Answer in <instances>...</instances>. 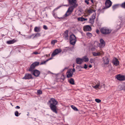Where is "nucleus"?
<instances>
[{
    "label": "nucleus",
    "instance_id": "09e8293b",
    "mask_svg": "<svg viewBox=\"0 0 125 125\" xmlns=\"http://www.w3.org/2000/svg\"><path fill=\"white\" fill-rule=\"evenodd\" d=\"M96 33H98V34L99 33V31L98 30H96Z\"/></svg>",
    "mask_w": 125,
    "mask_h": 125
},
{
    "label": "nucleus",
    "instance_id": "864d4df0",
    "mask_svg": "<svg viewBox=\"0 0 125 125\" xmlns=\"http://www.w3.org/2000/svg\"><path fill=\"white\" fill-rule=\"evenodd\" d=\"M73 67H74V64L73 65Z\"/></svg>",
    "mask_w": 125,
    "mask_h": 125
},
{
    "label": "nucleus",
    "instance_id": "6e6552de",
    "mask_svg": "<svg viewBox=\"0 0 125 125\" xmlns=\"http://www.w3.org/2000/svg\"><path fill=\"white\" fill-rule=\"evenodd\" d=\"M96 13L94 12L89 19V22L92 24H93L94 22V20L95 18Z\"/></svg>",
    "mask_w": 125,
    "mask_h": 125
},
{
    "label": "nucleus",
    "instance_id": "f704fd0d",
    "mask_svg": "<svg viewBox=\"0 0 125 125\" xmlns=\"http://www.w3.org/2000/svg\"><path fill=\"white\" fill-rule=\"evenodd\" d=\"M95 101L96 102L98 103H99L101 102V100L100 99H95Z\"/></svg>",
    "mask_w": 125,
    "mask_h": 125
},
{
    "label": "nucleus",
    "instance_id": "4c0bfd02",
    "mask_svg": "<svg viewBox=\"0 0 125 125\" xmlns=\"http://www.w3.org/2000/svg\"><path fill=\"white\" fill-rule=\"evenodd\" d=\"M122 7L125 8V2L122 4Z\"/></svg>",
    "mask_w": 125,
    "mask_h": 125
},
{
    "label": "nucleus",
    "instance_id": "a211bd4d",
    "mask_svg": "<svg viewBox=\"0 0 125 125\" xmlns=\"http://www.w3.org/2000/svg\"><path fill=\"white\" fill-rule=\"evenodd\" d=\"M33 74L35 76H38L40 74V72L37 70H35L33 71Z\"/></svg>",
    "mask_w": 125,
    "mask_h": 125
},
{
    "label": "nucleus",
    "instance_id": "ddd939ff",
    "mask_svg": "<svg viewBox=\"0 0 125 125\" xmlns=\"http://www.w3.org/2000/svg\"><path fill=\"white\" fill-rule=\"evenodd\" d=\"M100 43L99 44V46L100 47L103 48L105 45V42L104 40L102 39L100 40Z\"/></svg>",
    "mask_w": 125,
    "mask_h": 125
},
{
    "label": "nucleus",
    "instance_id": "2eb2a0df",
    "mask_svg": "<svg viewBox=\"0 0 125 125\" xmlns=\"http://www.w3.org/2000/svg\"><path fill=\"white\" fill-rule=\"evenodd\" d=\"M76 62L78 64H81L83 62V59L82 58H77L76 60Z\"/></svg>",
    "mask_w": 125,
    "mask_h": 125
},
{
    "label": "nucleus",
    "instance_id": "de8ad7c7",
    "mask_svg": "<svg viewBox=\"0 0 125 125\" xmlns=\"http://www.w3.org/2000/svg\"><path fill=\"white\" fill-rule=\"evenodd\" d=\"M16 108H17L18 109H20V107L18 106H17Z\"/></svg>",
    "mask_w": 125,
    "mask_h": 125
},
{
    "label": "nucleus",
    "instance_id": "aec40b11",
    "mask_svg": "<svg viewBox=\"0 0 125 125\" xmlns=\"http://www.w3.org/2000/svg\"><path fill=\"white\" fill-rule=\"evenodd\" d=\"M118 88L120 90H125V83L122 85L119 86Z\"/></svg>",
    "mask_w": 125,
    "mask_h": 125
},
{
    "label": "nucleus",
    "instance_id": "c9c22d12",
    "mask_svg": "<svg viewBox=\"0 0 125 125\" xmlns=\"http://www.w3.org/2000/svg\"><path fill=\"white\" fill-rule=\"evenodd\" d=\"M15 115L16 116H19V113L17 111H16L15 112Z\"/></svg>",
    "mask_w": 125,
    "mask_h": 125
},
{
    "label": "nucleus",
    "instance_id": "5fc2aeb1",
    "mask_svg": "<svg viewBox=\"0 0 125 125\" xmlns=\"http://www.w3.org/2000/svg\"><path fill=\"white\" fill-rule=\"evenodd\" d=\"M50 56V54H49V56Z\"/></svg>",
    "mask_w": 125,
    "mask_h": 125
},
{
    "label": "nucleus",
    "instance_id": "c756f323",
    "mask_svg": "<svg viewBox=\"0 0 125 125\" xmlns=\"http://www.w3.org/2000/svg\"><path fill=\"white\" fill-rule=\"evenodd\" d=\"M71 107L74 110L76 111H78L77 109L75 106L73 105H72L71 106Z\"/></svg>",
    "mask_w": 125,
    "mask_h": 125
},
{
    "label": "nucleus",
    "instance_id": "7c9ffc66",
    "mask_svg": "<svg viewBox=\"0 0 125 125\" xmlns=\"http://www.w3.org/2000/svg\"><path fill=\"white\" fill-rule=\"evenodd\" d=\"M86 35L89 38L91 37L92 36V34L89 32L87 33Z\"/></svg>",
    "mask_w": 125,
    "mask_h": 125
},
{
    "label": "nucleus",
    "instance_id": "0eeeda50",
    "mask_svg": "<svg viewBox=\"0 0 125 125\" xmlns=\"http://www.w3.org/2000/svg\"><path fill=\"white\" fill-rule=\"evenodd\" d=\"M39 64V62H36L33 63L31 65L29 71H32L35 68V67Z\"/></svg>",
    "mask_w": 125,
    "mask_h": 125
},
{
    "label": "nucleus",
    "instance_id": "e433bc0d",
    "mask_svg": "<svg viewBox=\"0 0 125 125\" xmlns=\"http://www.w3.org/2000/svg\"><path fill=\"white\" fill-rule=\"evenodd\" d=\"M37 93L38 94H41L42 93V92L40 90H38L37 91Z\"/></svg>",
    "mask_w": 125,
    "mask_h": 125
},
{
    "label": "nucleus",
    "instance_id": "b1692460",
    "mask_svg": "<svg viewBox=\"0 0 125 125\" xmlns=\"http://www.w3.org/2000/svg\"><path fill=\"white\" fill-rule=\"evenodd\" d=\"M92 54L94 56H99L101 54V53L99 52H93Z\"/></svg>",
    "mask_w": 125,
    "mask_h": 125
},
{
    "label": "nucleus",
    "instance_id": "bb28decb",
    "mask_svg": "<svg viewBox=\"0 0 125 125\" xmlns=\"http://www.w3.org/2000/svg\"><path fill=\"white\" fill-rule=\"evenodd\" d=\"M41 36V34L40 33H37L35 34L33 38H37Z\"/></svg>",
    "mask_w": 125,
    "mask_h": 125
},
{
    "label": "nucleus",
    "instance_id": "f03ea898",
    "mask_svg": "<svg viewBox=\"0 0 125 125\" xmlns=\"http://www.w3.org/2000/svg\"><path fill=\"white\" fill-rule=\"evenodd\" d=\"M58 102L54 98H51L49 100L48 104H50V106L51 110L56 113H57L56 111L57 107L56 105L57 104Z\"/></svg>",
    "mask_w": 125,
    "mask_h": 125
},
{
    "label": "nucleus",
    "instance_id": "393cba45",
    "mask_svg": "<svg viewBox=\"0 0 125 125\" xmlns=\"http://www.w3.org/2000/svg\"><path fill=\"white\" fill-rule=\"evenodd\" d=\"M82 59H83V61H84L85 62H87L89 60V59L86 56H85L83 57Z\"/></svg>",
    "mask_w": 125,
    "mask_h": 125
},
{
    "label": "nucleus",
    "instance_id": "c85d7f7f",
    "mask_svg": "<svg viewBox=\"0 0 125 125\" xmlns=\"http://www.w3.org/2000/svg\"><path fill=\"white\" fill-rule=\"evenodd\" d=\"M99 85H100L99 83H98L96 85H95L94 86H93V87L95 89H97V88H98V87L99 86Z\"/></svg>",
    "mask_w": 125,
    "mask_h": 125
},
{
    "label": "nucleus",
    "instance_id": "9d476101",
    "mask_svg": "<svg viewBox=\"0 0 125 125\" xmlns=\"http://www.w3.org/2000/svg\"><path fill=\"white\" fill-rule=\"evenodd\" d=\"M92 8H91L87 10V12L88 14H90L93 12H95V9L96 8L95 6H94V7H92Z\"/></svg>",
    "mask_w": 125,
    "mask_h": 125
},
{
    "label": "nucleus",
    "instance_id": "4468645a",
    "mask_svg": "<svg viewBox=\"0 0 125 125\" xmlns=\"http://www.w3.org/2000/svg\"><path fill=\"white\" fill-rule=\"evenodd\" d=\"M32 78L31 75L27 73L26 74L24 77L22 78L23 79H29Z\"/></svg>",
    "mask_w": 125,
    "mask_h": 125
},
{
    "label": "nucleus",
    "instance_id": "603ef678",
    "mask_svg": "<svg viewBox=\"0 0 125 125\" xmlns=\"http://www.w3.org/2000/svg\"><path fill=\"white\" fill-rule=\"evenodd\" d=\"M45 55L47 57H48V55H47L46 54Z\"/></svg>",
    "mask_w": 125,
    "mask_h": 125
},
{
    "label": "nucleus",
    "instance_id": "c03bdc74",
    "mask_svg": "<svg viewBox=\"0 0 125 125\" xmlns=\"http://www.w3.org/2000/svg\"><path fill=\"white\" fill-rule=\"evenodd\" d=\"M71 69L72 70V72L73 73L75 71V69L74 68H73V69Z\"/></svg>",
    "mask_w": 125,
    "mask_h": 125
},
{
    "label": "nucleus",
    "instance_id": "20e7f679",
    "mask_svg": "<svg viewBox=\"0 0 125 125\" xmlns=\"http://www.w3.org/2000/svg\"><path fill=\"white\" fill-rule=\"evenodd\" d=\"M70 43L71 44L74 45L76 41L75 36L73 34L71 35L70 37Z\"/></svg>",
    "mask_w": 125,
    "mask_h": 125
},
{
    "label": "nucleus",
    "instance_id": "f3484780",
    "mask_svg": "<svg viewBox=\"0 0 125 125\" xmlns=\"http://www.w3.org/2000/svg\"><path fill=\"white\" fill-rule=\"evenodd\" d=\"M91 29V27L89 25H87L83 27V30L84 31H90Z\"/></svg>",
    "mask_w": 125,
    "mask_h": 125
},
{
    "label": "nucleus",
    "instance_id": "39448f33",
    "mask_svg": "<svg viewBox=\"0 0 125 125\" xmlns=\"http://www.w3.org/2000/svg\"><path fill=\"white\" fill-rule=\"evenodd\" d=\"M103 63L102 64L103 66H104L105 65L106 66L108 64L109 62V59L108 57L105 56L103 58Z\"/></svg>",
    "mask_w": 125,
    "mask_h": 125
},
{
    "label": "nucleus",
    "instance_id": "5701e85b",
    "mask_svg": "<svg viewBox=\"0 0 125 125\" xmlns=\"http://www.w3.org/2000/svg\"><path fill=\"white\" fill-rule=\"evenodd\" d=\"M77 20L79 21H85L87 20V19L86 18H83L79 17L77 18Z\"/></svg>",
    "mask_w": 125,
    "mask_h": 125
},
{
    "label": "nucleus",
    "instance_id": "3c124183",
    "mask_svg": "<svg viewBox=\"0 0 125 125\" xmlns=\"http://www.w3.org/2000/svg\"><path fill=\"white\" fill-rule=\"evenodd\" d=\"M64 6H68V5H64Z\"/></svg>",
    "mask_w": 125,
    "mask_h": 125
},
{
    "label": "nucleus",
    "instance_id": "f257e3e1",
    "mask_svg": "<svg viewBox=\"0 0 125 125\" xmlns=\"http://www.w3.org/2000/svg\"><path fill=\"white\" fill-rule=\"evenodd\" d=\"M68 1L71 7L68 8L65 15L63 16L62 17L60 18L57 17L55 14H54L53 13V16L55 18L59 19L64 18L71 14L73 12L74 9L77 6V4L76 3V0H68Z\"/></svg>",
    "mask_w": 125,
    "mask_h": 125
},
{
    "label": "nucleus",
    "instance_id": "79ce46f5",
    "mask_svg": "<svg viewBox=\"0 0 125 125\" xmlns=\"http://www.w3.org/2000/svg\"><path fill=\"white\" fill-rule=\"evenodd\" d=\"M33 35V34L31 35L28 36L27 37V38L28 39H30L31 38V37Z\"/></svg>",
    "mask_w": 125,
    "mask_h": 125
},
{
    "label": "nucleus",
    "instance_id": "4be33fe9",
    "mask_svg": "<svg viewBox=\"0 0 125 125\" xmlns=\"http://www.w3.org/2000/svg\"><path fill=\"white\" fill-rule=\"evenodd\" d=\"M41 29V28L40 27H36L34 28V31L36 32H39L40 31Z\"/></svg>",
    "mask_w": 125,
    "mask_h": 125
},
{
    "label": "nucleus",
    "instance_id": "a18cd8bd",
    "mask_svg": "<svg viewBox=\"0 0 125 125\" xmlns=\"http://www.w3.org/2000/svg\"><path fill=\"white\" fill-rule=\"evenodd\" d=\"M85 2L87 4H88L89 3V2H88V1L87 0H85Z\"/></svg>",
    "mask_w": 125,
    "mask_h": 125
},
{
    "label": "nucleus",
    "instance_id": "473e14b6",
    "mask_svg": "<svg viewBox=\"0 0 125 125\" xmlns=\"http://www.w3.org/2000/svg\"><path fill=\"white\" fill-rule=\"evenodd\" d=\"M47 62V60H46V61H42V62L41 63H40V65H41L42 64H45L46 62Z\"/></svg>",
    "mask_w": 125,
    "mask_h": 125
},
{
    "label": "nucleus",
    "instance_id": "423d86ee",
    "mask_svg": "<svg viewBox=\"0 0 125 125\" xmlns=\"http://www.w3.org/2000/svg\"><path fill=\"white\" fill-rule=\"evenodd\" d=\"M62 50L60 49H56L54 50L52 54V57H54L61 52Z\"/></svg>",
    "mask_w": 125,
    "mask_h": 125
},
{
    "label": "nucleus",
    "instance_id": "2f4dec72",
    "mask_svg": "<svg viewBox=\"0 0 125 125\" xmlns=\"http://www.w3.org/2000/svg\"><path fill=\"white\" fill-rule=\"evenodd\" d=\"M57 42V40H54L52 41L51 42V44H52L54 45L55 43Z\"/></svg>",
    "mask_w": 125,
    "mask_h": 125
},
{
    "label": "nucleus",
    "instance_id": "cd10ccee",
    "mask_svg": "<svg viewBox=\"0 0 125 125\" xmlns=\"http://www.w3.org/2000/svg\"><path fill=\"white\" fill-rule=\"evenodd\" d=\"M118 7V5H115L113 6L112 8L113 10H114L116 9Z\"/></svg>",
    "mask_w": 125,
    "mask_h": 125
},
{
    "label": "nucleus",
    "instance_id": "1a4fd4ad",
    "mask_svg": "<svg viewBox=\"0 0 125 125\" xmlns=\"http://www.w3.org/2000/svg\"><path fill=\"white\" fill-rule=\"evenodd\" d=\"M72 70L69 69L68 70L67 73V78H70L72 76L73 73L72 72Z\"/></svg>",
    "mask_w": 125,
    "mask_h": 125
},
{
    "label": "nucleus",
    "instance_id": "8fccbe9b",
    "mask_svg": "<svg viewBox=\"0 0 125 125\" xmlns=\"http://www.w3.org/2000/svg\"><path fill=\"white\" fill-rule=\"evenodd\" d=\"M89 68H91L92 67V66L91 65H89Z\"/></svg>",
    "mask_w": 125,
    "mask_h": 125
},
{
    "label": "nucleus",
    "instance_id": "412c9836",
    "mask_svg": "<svg viewBox=\"0 0 125 125\" xmlns=\"http://www.w3.org/2000/svg\"><path fill=\"white\" fill-rule=\"evenodd\" d=\"M113 63L115 66H117L119 64V61L116 58H114L113 60Z\"/></svg>",
    "mask_w": 125,
    "mask_h": 125
},
{
    "label": "nucleus",
    "instance_id": "dca6fc26",
    "mask_svg": "<svg viewBox=\"0 0 125 125\" xmlns=\"http://www.w3.org/2000/svg\"><path fill=\"white\" fill-rule=\"evenodd\" d=\"M68 31H66L63 34V38L65 40H68Z\"/></svg>",
    "mask_w": 125,
    "mask_h": 125
},
{
    "label": "nucleus",
    "instance_id": "f8f14e48",
    "mask_svg": "<svg viewBox=\"0 0 125 125\" xmlns=\"http://www.w3.org/2000/svg\"><path fill=\"white\" fill-rule=\"evenodd\" d=\"M116 77L117 79L120 81H123L125 79V76L124 75L120 74L117 75Z\"/></svg>",
    "mask_w": 125,
    "mask_h": 125
},
{
    "label": "nucleus",
    "instance_id": "6ab92c4d",
    "mask_svg": "<svg viewBox=\"0 0 125 125\" xmlns=\"http://www.w3.org/2000/svg\"><path fill=\"white\" fill-rule=\"evenodd\" d=\"M17 41L16 40H15V39H13L12 40L8 41L6 42V43L9 44H13L14 43L16 42Z\"/></svg>",
    "mask_w": 125,
    "mask_h": 125
},
{
    "label": "nucleus",
    "instance_id": "72a5a7b5",
    "mask_svg": "<svg viewBox=\"0 0 125 125\" xmlns=\"http://www.w3.org/2000/svg\"><path fill=\"white\" fill-rule=\"evenodd\" d=\"M95 61V60L93 58H91L90 60V62L91 63H94Z\"/></svg>",
    "mask_w": 125,
    "mask_h": 125
},
{
    "label": "nucleus",
    "instance_id": "9b49d317",
    "mask_svg": "<svg viewBox=\"0 0 125 125\" xmlns=\"http://www.w3.org/2000/svg\"><path fill=\"white\" fill-rule=\"evenodd\" d=\"M112 2L110 0H106L105 3V8H107L110 7L111 5Z\"/></svg>",
    "mask_w": 125,
    "mask_h": 125
},
{
    "label": "nucleus",
    "instance_id": "37998d69",
    "mask_svg": "<svg viewBox=\"0 0 125 125\" xmlns=\"http://www.w3.org/2000/svg\"><path fill=\"white\" fill-rule=\"evenodd\" d=\"M61 7V6H60L59 7H57V8H56L53 11H55L56 10H58V9H59Z\"/></svg>",
    "mask_w": 125,
    "mask_h": 125
},
{
    "label": "nucleus",
    "instance_id": "a19ab883",
    "mask_svg": "<svg viewBox=\"0 0 125 125\" xmlns=\"http://www.w3.org/2000/svg\"><path fill=\"white\" fill-rule=\"evenodd\" d=\"M87 66L86 64H85L84 65V66L83 68L85 69L87 68Z\"/></svg>",
    "mask_w": 125,
    "mask_h": 125
},
{
    "label": "nucleus",
    "instance_id": "58836bf2",
    "mask_svg": "<svg viewBox=\"0 0 125 125\" xmlns=\"http://www.w3.org/2000/svg\"><path fill=\"white\" fill-rule=\"evenodd\" d=\"M43 28L45 30H47L48 29L47 26L45 25L43 26Z\"/></svg>",
    "mask_w": 125,
    "mask_h": 125
},
{
    "label": "nucleus",
    "instance_id": "a878e982",
    "mask_svg": "<svg viewBox=\"0 0 125 125\" xmlns=\"http://www.w3.org/2000/svg\"><path fill=\"white\" fill-rule=\"evenodd\" d=\"M68 82L69 83L72 84H74V81L73 79L72 78H71L69 80Z\"/></svg>",
    "mask_w": 125,
    "mask_h": 125
},
{
    "label": "nucleus",
    "instance_id": "49530a36",
    "mask_svg": "<svg viewBox=\"0 0 125 125\" xmlns=\"http://www.w3.org/2000/svg\"><path fill=\"white\" fill-rule=\"evenodd\" d=\"M52 57L51 58H49V59H48V60H47V61H48L49 60H51L52 59V57Z\"/></svg>",
    "mask_w": 125,
    "mask_h": 125
},
{
    "label": "nucleus",
    "instance_id": "7ed1b4c3",
    "mask_svg": "<svg viewBox=\"0 0 125 125\" xmlns=\"http://www.w3.org/2000/svg\"><path fill=\"white\" fill-rule=\"evenodd\" d=\"M100 31L102 34H107L110 33L112 30L107 27H104L101 28Z\"/></svg>",
    "mask_w": 125,
    "mask_h": 125
},
{
    "label": "nucleus",
    "instance_id": "ea45409f",
    "mask_svg": "<svg viewBox=\"0 0 125 125\" xmlns=\"http://www.w3.org/2000/svg\"><path fill=\"white\" fill-rule=\"evenodd\" d=\"M38 52H33L32 53V54H38Z\"/></svg>",
    "mask_w": 125,
    "mask_h": 125
}]
</instances>
